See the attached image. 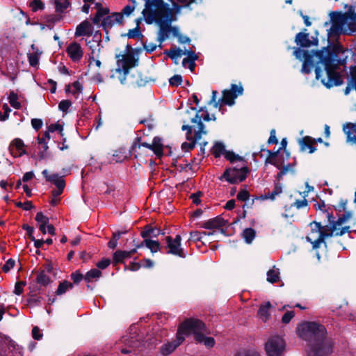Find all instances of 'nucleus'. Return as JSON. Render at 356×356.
Here are the masks:
<instances>
[{
  "label": "nucleus",
  "mask_w": 356,
  "mask_h": 356,
  "mask_svg": "<svg viewBox=\"0 0 356 356\" xmlns=\"http://www.w3.org/2000/svg\"><path fill=\"white\" fill-rule=\"evenodd\" d=\"M348 50L337 42L329 44L318 50H304L299 46L293 47V54L302 60V72L308 74L315 67V74L317 80L327 88L339 86L343 81L340 72L341 66L345 67L348 58Z\"/></svg>",
  "instance_id": "nucleus-1"
},
{
  "label": "nucleus",
  "mask_w": 356,
  "mask_h": 356,
  "mask_svg": "<svg viewBox=\"0 0 356 356\" xmlns=\"http://www.w3.org/2000/svg\"><path fill=\"white\" fill-rule=\"evenodd\" d=\"M299 337L308 342L309 356H330L333 342L327 337L325 326L316 322H304L297 328Z\"/></svg>",
  "instance_id": "nucleus-2"
},
{
  "label": "nucleus",
  "mask_w": 356,
  "mask_h": 356,
  "mask_svg": "<svg viewBox=\"0 0 356 356\" xmlns=\"http://www.w3.org/2000/svg\"><path fill=\"white\" fill-rule=\"evenodd\" d=\"M344 8H348V11L342 13L341 11H331L329 14L330 19L325 22L323 24L327 26L331 24V26L327 29V45L334 44L331 40H337L341 34L346 33L347 31L343 29V26L348 23V29L350 32L356 31V12L355 6L353 5H344ZM337 42L335 44H337Z\"/></svg>",
  "instance_id": "nucleus-3"
},
{
  "label": "nucleus",
  "mask_w": 356,
  "mask_h": 356,
  "mask_svg": "<svg viewBox=\"0 0 356 356\" xmlns=\"http://www.w3.org/2000/svg\"><path fill=\"white\" fill-rule=\"evenodd\" d=\"M172 11L165 15H145L144 19L147 24H152L153 22L156 23L159 26L157 40L161 44L169 37L170 33V26L172 21Z\"/></svg>",
  "instance_id": "nucleus-4"
},
{
  "label": "nucleus",
  "mask_w": 356,
  "mask_h": 356,
  "mask_svg": "<svg viewBox=\"0 0 356 356\" xmlns=\"http://www.w3.org/2000/svg\"><path fill=\"white\" fill-rule=\"evenodd\" d=\"M115 58L117 59L116 72L119 74L122 73V76L120 77V81L124 85L127 83L130 69L138 65V59L136 58L133 54H117Z\"/></svg>",
  "instance_id": "nucleus-5"
},
{
  "label": "nucleus",
  "mask_w": 356,
  "mask_h": 356,
  "mask_svg": "<svg viewBox=\"0 0 356 356\" xmlns=\"http://www.w3.org/2000/svg\"><path fill=\"white\" fill-rule=\"evenodd\" d=\"M178 334L181 336L188 335L191 333L202 334L201 332H207L205 323L200 319L189 318L182 322L177 330Z\"/></svg>",
  "instance_id": "nucleus-6"
},
{
  "label": "nucleus",
  "mask_w": 356,
  "mask_h": 356,
  "mask_svg": "<svg viewBox=\"0 0 356 356\" xmlns=\"http://www.w3.org/2000/svg\"><path fill=\"white\" fill-rule=\"evenodd\" d=\"M249 172L250 169L247 166L242 167L239 169L236 168H229L224 171L219 179L220 180L225 179L231 184H235L243 181Z\"/></svg>",
  "instance_id": "nucleus-7"
},
{
  "label": "nucleus",
  "mask_w": 356,
  "mask_h": 356,
  "mask_svg": "<svg viewBox=\"0 0 356 356\" xmlns=\"http://www.w3.org/2000/svg\"><path fill=\"white\" fill-rule=\"evenodd\" d=\"M172 11L169 5L163 1V0H146L145 8L142 14L143 17L153 13L154 15H167Z\"/></svg>",
  "instance_id": "nucleus-8"
},
{
  "label": "nucleus",
  "mask_w": 356,
  "mask_h": 356,
  "mask_svg": "<svg viewBox=\"0 0 356 356\" xmlns=\"http://www.w3.org/2000/svg\"><path fill=\"white\" fill-rule=\"evenodd\" d=\"M285 347V341L278 335L270 337L265 343V350L268 356H282Z\"/></svg>",
  "instance_id": "nucleus-9"
},
{
  "label": "nucleus",
  "mask_w": 356,
  "mask_h": 356,
  "mask_svg": "<svg viewBox=\"0 0 356 356\" xmlns=\"http://www.w3.org/2000/svg\"><path fill=\"white\" fill-rule=\"evenodd\" d=\"M244 89L243 86L232 83L230 89H225L222 91V97L219 101L224 105L232 106L235 103V99L243 93Z\"/></svg>",
  "instance_id": "nucleus-10"
},
{
  "label": "nucleus",
  "mask_w": 356,
  "mask_h": 356,
  "mask_svg": "<svg viewBox=\"0 0 356 356\" xmlns=\"http://www.w3.org/2000/svg\"><path fill=\"white\" fill-rule=\"evenodd\" d=\"M297 46L302 48H309L318 44V31H315V35L311 36L307 33V29H303L301 32L298 33L294 39Z\"/></svg>",
  "instance_id": "nucleus-11"
},
{
  "label": "nucleus",
  "mask_w": 356,
  "mask_h": 356,
  "mask_svg": "<svg viewBox=\"0 0 356 356\" xmlns=\"http://www.w3.org/2000/svg\"><path fill=\"white\" fill-rule=\"evenodd\" d=\"M165 241L166 245L163 247V249L167 250L165 253L178 256L181 258L186 257L184 249L181 247V237L180 235H176L174 239L172 236H168L165 237Z\"/></svg>",
  "instance_id": "nucleus-12"
},
{
  "label": "nucleus",
  "mask_w": 356,
  "mask_h": 356,
  "mask_svg": "<svg viewBox=\"0 0 356 356\" xmlns=\"http://www.w3.org/2000/svg\"><path fill=\"white\" fill-rule=\"evenodd\" d=\"M227 223V220H225L221 216H218L203 222H200L197 225L200 227L207 229H220V232L225 234L226 230L222 229V227Z\"/></svg>",
  "instance_id": "nucleus-13"
},
{
  "label": "nucleus",
  "mask_w": 356,
  "mask_h": 356,
  "mask_svg": "<svg viewBox=\"0 0 356 356\" xmlns=\"http://www.w3.org/2000/svg\"><path fill=\"white\" fill-rule=\"evenodd\" d=\"M36 277L33 283H31L30 289L33 288V291H38L41 289L42 287H47L50 284L53 280L52 279L44 273V271H38L36 273Z\"/></svg>",
  "instance_id": "nucleus-14"
},
{
  "label": "nucleus",
  "mask_w": 356,
  "mask_h": 356,
  "mask_svg": "<svg viewBox=\"0 0 356 356\" xmlns=\"http://www.w3.org/2000/svg\"><path fill=\"white\" fill-rule=\"evenodd\" d=\"M336 232H337V226L334 224L332 225L323 226L322 232H321V235H319V237L316 239L315 246L320 248L321 245L323 244L325 248H327V245L325 238L333 236H336Z\"/></svg>",
  "instance_id": "nucleus-15"
},
{
  "label": "nucleus",
  "mask_w": 356,
  "mask_h": 356,
  "mask_svg": "<svg viewBox=\"0 0 356 356\" xmlns=\"http://www.w3.org/2000/svg\"><path fill=\"white\" fill-rule=\"evenodd\" d=\"M137 252L136 247L129 251L126 250H116L113 254L112 264L117 270L119 269L118 266L119 264H124L127 259L131 258Z\"/></svg>",
  "instance_id": "nucleus-16"
},
{
  "label": "nucleus",
  "mask_w": 356,
  "mask_h": 356,
  "mask_svg": "<svg viewBox=\"0 0 356 356\" xmlns=\"http://www.w3.org/2000/svg\"><path fill=\"white\" fill-rule=\"evenodd\" d=\"M316 143H322L323 140L321 138H313L309 136H304L298 140L300 151L305 152L307 148L309 154H312L316 150L314 146Z\"/></svg>",
  "instance_id": "nucleus-17"
},
{
  "label": "nucleus",
  "mask_w": 356,
  "mask_h": 356,
  "mask_svg": "<svg viewBox=\"0 0 356 356\" xmlns=\"http://www.w3.org/2000/svg\"><path fill=\"white\" fill-rule=\"evenodd\" d=\"M309 227L311 228V232L306 236V239L312 245V248L314 250H317L319 247L315 246V242L319 237V235H321V232H322L323 225L320 222L313 221L309 223Z\"/></svg>",
  "instance_id": "nucleus-18"
},
{
  "label": "nucleus",
  "mask_w": 356,
  "mask_h": 356,
  "mask_svg": "<svg viewBox=\"0 0 356 356\" xmlns=\"http://www.w3.org/2000/svg\"><path fill=\"white\" fill-rule=\"evenodd\" d=\"M185 338L177 332V339L173 341L167 342L160 347V353L163 356L170 355L184 341Z\"/></svg>",
  "instance_id": "nucleus-19"
},
{
  "label": "nucleus",
  "mask_w": 356,
  "mask_h": 356,
  "mask_svg": "<svg viewBox=\"0 0 356 356\" xmlns=\"http://www.w3.org/2000/svg\"><path fill=\"white\" fill-rule=\"evenodd\" d=\"M66 52L71 60L74 63L79 62L83 55V51L80 44L76 42H72L67 46Z\"/></svg>",
  "instance_id": "nucleus-20"
},
{
  "label": "nucleus",
  "mask_w": 356,
  "mask_h": 356,
  "mask_svg": "<svg viewBox=\"0 0 356 356\" xmlns=\"http://www.w3.org/2000/svg\"><path fill=\"white\" fill-rule=\"evenodd\" d=\"M164 234L165 233L160 228L153 227L151 225H146L140 232V236L143 240H152L153 238Z\"/></svg>",
  "instance_id": "nucleus-21"
},
{
  "label": "nucleus",
  "mask_w": 356,
  "mask_h": 356,
  "mask_svg": "<svg viewBox=\"0 0 356 356\" xmlns=\"http://www.w3.org/2000/svg\"><path fill=\"white\" fill-rule=\"evenodd\" d=\"M24 143L20 138H15L9 145L10 153L15 157L21 156L26 154V152L24 149Z\"/></svg>",
  "instance_id": "nucleus-22"
},
{
  "label": "nucleus",
  "mask_w": 356,
  "mask_h": 356,
  "mask_svg": "<svg viewBox=\"0 0 356 356\" xmlns=\"http://www.w3.org/2000/svg\"><path fill=\"white\" fill-rule=\"evenodd\" d=\"M343 131L346 135V142L356 145V122H346L343 126Z\"/></svg>",
  "instance_id": "nucleus-23"
},
{
  "label": "nucleus",
  "mask_w": 356,
  "mask_h": 356,
  "mask_svg": "<svg viewBox=\"0 0 356 356\" xmlns=\"http://www.w3.org/2000/svg\"><path fill=\"white\" fill-rule=\"evenodd\" d=\"M93 27L91 24L87 20L83 21L76 28L75 37L92 35Z\"/></svg>",
  "instance_id": "nucleus-24"
},
{
  "label": "nucleus",
  "mask_w": 356,
  "mask_h": 356,
  "mask_svg": "<svg viewBox=\"0 0 356 356\" xmlns=\"http://www.w3.org/2000/svg\"><path fill=\"white\" fill-rule=\"evenodd\" d=\"M50 178L51 179H49V182L53 183L57 188V189H54V195H61L66 185L65 179L63 177H59L57 173L51 175Z\"/></svg>",
  "instance_id": "nucleus-25"
},
{
  "label": "nucleus",
  "mask_w": 356,
  "mask_h": 356,
  "mask_svg": "<svg viewBox=\"0 0 356 356\" xmlns=\"http://www.w3.org/2000/svg\"><path fill=\"white\" fill-rule=\"evenodd\" d=\"M145 245L152 253H156L159 251H161L163 249V246H161L158 240H143L140 244L136 245L137 249L143 248Z\"/></svg>",
  "instance_id": "nucleus-26"
},
{
  "label": "nucleus",
  "mask_w": 356,
  "mask_h": 356,
  "mask_svg": "<svg viewBox=\"0 0 356 356\" xmlns=\"http://www.w3.org/2000/svg\"><path fill=\"white\" fill-rule=\"evenodd\" d=\"M183 54L188 56L187 58H184L182 60L183 67H186L187 63H189L188 69L193 72L196 66L195 60L198 59L197 55L193 50H186L183 52Z\"/></svg>",
  "instance_id": "nucleus-27"
},
{
  "label": "nucleus",
  "mask_w": 356,
  "mask_h": 356,
  "mask_svg": "<svg viewBox=\"0 0 356 356\" xmlns=\"http://www.w3.org/2000/svg\"><path fill=\"white\" fill-rule=\"evenodd\" d=\"M151 146L152 151L155 154V155L159 158H161L163 155V145L162 143V139L159 136H155L153 138Z\"/></svg>",
  "instance_id": "nucleus-28"
},
{
  "label": "nucleus",
  "mask_w": 356,
  "mask_h": 356,
  "mask_svg": "<svg viewBox=\"0 0 356 356\" xmlns=\"http://www.w3.org/2000/svg\"><path fill=\"white\" fill-rule=\"evenodd\" d=\"M195 340L197 343H204V345L208 348H213L216 344L214 338L206 337L203 333L196 334V336H195Z\"/></svg>",
  "instance_id": "nucleus-29"
},
{
  "label": "nucleus",
  "mask_w": 356,
  "mask_h": 356,
  "mask_svg": "<svg viewBox=\"0 0 356 356\" xmlns=\"http://www.w3.org/2000/svg\"><path fill=\"white\" fill-rule=\"evenodd\" d=\"M282 192V186L280 182H275L274 185V188L271 193H265L260 196V199L262 200L270 199L271 200H274L275 197Z\"/></svg>",
  "instance_id": "nucleus-30"
},
{
  "label": "nucleus",
  "mask_w": 356,
  "mask_h": 356,
  "mask_svg": "<svg viewBox=\"0 0 356 356\" xmlns=\"http://www.w3.org/2000/svg\"><path fill=\"white\" fill-rule=\"evenodd\" d=\"M261 151H266L268 154V156L265 160L266 164H271L275 166L277 168H280V164L277 162L275 158L278 156L280 153V149H277L275 152H273L271 150L266 149L264 148H261Z\"/></svg>",
  "instance_id": "nucleus-31"
},
{
  "label": "nucleus",
  "mask_w": 356,
  "mask_h": 356,
  "mask_svg": "<svg viewBox=\"0 0 356 356\" xmlns=\"http://www.w3.org/2000/svg\"><path fill=\"white\" fill-rule=\"evenodd\" d=\"M131 155V151L129 150V152H126L124 148H119L117 149L115 153L113 154V160L116 163H122L124 160L127 159Z\"/></svg>",
  "instance_id": "nucleus-32"
},
{
  "label": "nucleus",
  "mask_w": 356,
  "mask_h": 356,
  "mask_svg": "<svg viewBox=\"0 0 356 356\" xmlns=\"http://www.w3.org/2000/svg\"><path fill=\"white\" fill-rule=\"evenodd\" d=\"M31 48L34 52L27 54L29 63L31 66L36 67L39 63V56L41 54V52L39 51L38 48L35 44H32Z\"/></svg>",
  "instance_id": "nucleus-33"
},
{
  "label": "nucleus",
  "mask_w": 356,
  "mask_h": 356,
  "mask_svg": "<svg viewBox=\"0 0 356 356\" xmlns=\"http://www.w3.org/2000/svg\"><path fill=\"white\" fill-rule=\"evenodd\" d=\"M226 152L225 146L221 142H216L211 149V153L215 158L220 157L222 154L225 155Z\"/></svg>",
  "instance_id": "nucleus-34"
},
{
  "label": "nucleus",
  "mask_w": 356,
  "mask_h": 356,
  "mask_svg": "<svg viewBox=\"0 0 356 356\" xmlns=\"http://www.w3.org/2000/svg\"><path fill=\"white\" fill-rule=\"evenodd\" d=\"M280 280V270L279 268L270 269L267 272V281L271 284L277 283Z\"/></svg>",
  "instance_id": "nucleus-35"
},
{
  "label": "nucleus",
  "mask_w": 356,
  "mask_h": 356,
  "mask_svg": "<svg viewBox=\"0 0 356 356\" xmlns=\"http://www.w3.org/2000/svg\"><path fill=\"white\" fill-rule=\"evenodd\" d=\"M271 307L270 302H267L265 305L260 306L258 310V315L264 321H266L269 317L268 310Z\"/></svg>",
  "instance_id": "nucleus-36"
},
{
  "label": "nucleus",
  "mask_w": 356,
  "mask_h": 356,
  "mask_svg": "<svg viewBox=\"0 0 356 356\" xmlns=\"http://www.w3.org/2000/svg\"><path fill=\"white\" fill-rule=\"evenodd\" d=\"M121 36H127L128 38H138L140 40L144 38V35L141 33L139 25L136 26L134 29H129L127 33L122 34Z\"/></svg>",
  "instance_id": "nucleus-37"
},
{
  "label": "nucleus",
  "mask_w": 356,
  "mask_h": 356,
  "mask_svg": "<svg viewBox=\"0 0 356 356\" xmlns=\"http://www.w3.org/2000/svg\"><path fill=\"white\" fill-rule=\"evenodd\" d=\"M30 289L31 291L29 293V298L26 300L28 305L31 306L40 305L42 298L41 296H37L35 294L33 293L34 292L33 291V288Z\"/></svg>",
  "instance_id": "nucleus-38"
},
{
  "label": "nucleus",
  "mask_w": 356,
  "mask_h": 356,
  "mask_svg": "<svg viewBox=\"0 0 356 356\" xmlns=\"http://www.w3.org/2000/svg\"><path fill=\"white\" fill-rule=\"evenodd\" d=\"M102 275V273L99 269L92 268L86 273L84 275V280L89 283L92 282L93 279L99 278Z\"/></svg>",
  "instance_id": "nucleus-39"
},
{
  "label": "nucleus",
  "mask_w": 356,
  "mask_h": 356,
  "mask_svg": "<svg viewBox=\"0 0 356 356\" xmlns=\"http://www.w3.org/2000/svg\"><path fill=\"white\" fill-rule=\"evenodd\" d=\"M242 235L245 243L250 244L256 236V232L252 228H245L243 230Z\"/></svg>",
  "instance_id": "nucleus-40"
},
{
  "label": "nucleus",
  "mask_w": 356,
  "mask_h": 356,
  "mask_svg": "<svg viewBox=\"0 0 356 356\" xmlns=\"http://www.w3.org/2000/svg\"><path fill=\"white\" fill-rule=\"evenodd\" d=\"M214 234V232H198V231H193L191 232L190 233V240L197 242L200 241L202 239V235H213Z\"/></svg>",
  "instance_id": "nucleus-41"
},
{
  "label": "nucleus",
  "mask_w": 356,
  "mask_h": 356,
  "mask_svg": "<svg viewBox=\"0 0 356 356\" xmlns=\"http://www.w3.org/2000/svg\"><path fill=\"white\" fill-rule=\"evenodd\" d=\"M18 95L14 91H10L8 95V102L12 107L15 109H19L21 108V104L17 101Z\"/></svg>",
  "instance_id": "nucleus-42"
},
{
  "label": "nucleus",
  "mask_w": 356,
  "mask_h": 356,
  "mask_svg": "<svg viewBox=\"0 0 356 356\" xmlns=\"http://www.w3.org/2000/svg\"><path fill=\"white\" fill-rule=\"evenodd\" d=\"M114 25V20L112 15H107L104 17L101 23V26H102L104 31L108 33V29H111Z\"/></svg>",
  "instance_id": "nucleus-43"
},
{
  "label": "nucleus",
  "mask_w": 356,
  "mask_h": 356,
  "mask_svg": "<svg viewBox=\"0 0 356 356\" xmlns=\"http://www.w3.org/2000/svg\"><path fill=\"white\" fill-rule=\"evenodd\" d=\"M352 216L353 213L351 211H345L344 213L339 216L334 224L337 227L341 226L344 222H346L348 219H350L352 217Z\"/></svg>",
  "instance_id": "nucleus-44"
},
{
  "label": "nucleus",
  "mask_w": 356,
  "mask_h": 356,
  "mask_svg": "<svg viewBox=\"0 0 356 356\" xmlns=\"http://www.w3.org/2000/svg\"><path fill=\"white\" fill-rule=\"evenodd\" d=\"M307 204H308L307 200L305 198H304L303 200H296L293 204H291L289 206L286 205L284 207V209H285V211L287 212L293 207H296L298 209H299L300 208L307 206Z\"/></svg>",
  "instance_id": "nucleus-45"
},
{
  "label": "nucleus",
  "mask_w": 356,
  "mask_h": 356,
  "mask_svg": "<svg viewBox=\"0 0 356 356\" xmlns=\"http://www.w3.org/2000/svg\"><path fill=\"white\" fill-rule=\"evenodd\" d=\"M225 158L229 161L231 163L235 161H243V158L238 154H236L233 151H227L225 152Z\"/></svg>",
  "instance_id": "nucleus-46"
},
{
  "label": "nucleus",
  "mask_w": 356,
  "mask_h": 356,
  "mask_svg": "<svg viewBox=\"0 0 356 356\" xmlns=\"http://www.w3.org/2000/svg\"><path fill=\"white\" fill-rule=\"evenodd\" d=\"M165 54L172 60L181 57L183 54V51L180 48L170 49L166 51Z\"/></svg>",
  "instance_id": "nucleus-47"
},
{
  "label": "nucleus",
  "mask_w": 356,
  "mask_h": 356,
  "mask_svg": "<svg viewBox=\"0 0 356 356\" xmlns=\"http://www.w3.org/2000/svg\"><path fill=\"white\" fill-rule=\"evenodd\" d=\"M70 278L73 283L77 285L84 279V276L79 270H76L71 273Z\"/></svg>",
  "instance_id": "nucleus-48"
},
{
  "label": "nucleus",
  "mask_w": 356,
  "mask_h": 356,
  "mask_svg": "<svg viewBox=\"0 0 356 356\" xmlns=\"http://www.w3.org/2000/svg\"><path fill=\"white\" fill-rule=\"evenodd\" d=\"M183 82V79L180 74H175L169 79V84L171 86H179Z\"/></svg>",
  "instance_id": "nucleus-49"
},
{
  "label": "nucleus",
  "mask_w": 356,
  "mask_h": 356,
  "mask_svg": "<svg viewBox=\"0 0 356 356\" xmlns=\"http://www.w3.org/2000/svg\"><path fill=\"white\" fill-rule=\"evenodd\" d=\"M30 6L33 12L44 8V3L41 0H33L30 3Z\"/></svg>",
  "instance_id": "nucleus-50"
},
{
  "label": "nucleus",
  "mask_w": 356,
  "mask_h": 356,
  "mask_svg": "<svg viewBox=\"0 0 356 356\" xmlns=\"http://www.w3.org/2000/svg\"><path fill=\"white\" fill-rule=\"evenodd\" d=\"M38 143L43 145L42 148L43 151H41L38 154L39 159L42 160L45 158V152L48 149L49 147L47 143L44 141V138H40L39 136L38 137Z\"/></svg>",
  "instance_id": "nucleus-51"
},
{
  "label": "nucleus",
  "mask_w": 356,
  "mask_h": 356,
  "mask_svg": "<svg viewBox=\"0 0 356 356\" xmlns=\"http://www.w3.org/2000/svg\"><path fill=\"white\" fill-rule=\"evenodd\" d=\"M61 1L62 0H54L56 12L59 13H63L69 7L65 2L62 3Z\"/></svg>",
  "instance_id": "nucleus-52"
},
{
  "label": "nucleus",
  "mask_w": 356,
  "mask_h": 356,
  "mask_svg": "<svg viewBox=\"0 0 356 356\" xmlns=\"http://www.w3.org/2000/svg\"><path fill=\"white\" fill-rule=\"evenodd\" d=\"M139 123L144 124L149 129V131H152L155 127L154 119L152 118V116H150L148 119H143L140 120Z\"/></svg>",
  "instance_id": "nucleus-53"
},
{
  "label": "nucleus",
  "mask_w": 356,
  "mask_h": 356,
  "mask_svg": "<svg viewBox=\"0 0 356 356\" xmlns=\"http://www.w3.org/2000/svg\"><path fill=\"white\" fill-rule=\"evenodd\" d=\"M62 17L60 15L56 14L48 15L45 17L46 22L52 25L60 21Z\"/></svg>",
  "instance_id": "nucleus-54"
},
{
  "label": "nucleus",
  "mask_w": 356,
  "mask_h": 356,
  "mask_svg": "<svg viewBox=\"0 0 356 356\" xmlns=\"http://www.w3.org/2000/svg\"><path fill=\"white\" fill-rule=\"evenodd\" d=\"M67 291V286L65 280L60 282L56 291H55L56 296H62L65 294Z\"/></svg>",
  "instance_id": "nucleus-55"
},
{
  "label": "nucleus",
  "mask_w": 356,
  "mask_h": 356,
  "mask_svg": "<svg viewBox=\"0 0 356 356\" xmlns=\"http://www.w3.org/2000/svg\"><path fill=\"white\" fill-rule=\"evenodd\" d=\"M72 105V102L69 99H65L60 102L58 104V108L63 112H67V110Z\"/></svg>",
  "instance_id": "nucleus-56"
},
{
  "label": "nucleus",
  "mask_w": 356,
  "mask_h": 356,
  "mask_svg": "<svg viewBox=\"0 0 356 356\" xmlns=\"http://www.w3.org/2000/svg\"><path fill=\"white\" fill-rule=\"evenodd\" d=\"M87 44L89 46V48L92 50V55L95 54V51L97 50V56H98L101 49V44H98L97 42L95 43L93 40H91L87 42Z\"/></svg>",
  "instance_id": "nucleus-57"
},
{
  "label": "nucleus",
  "mask_w": 356,
  "mask_h": 356,
  "mask_svg": "<svg viewBox=\"0 0 356 356\" xmlns=\"http://www.w3.org/2000/svg\"><path fill=\"white\" fill-rule=\"evenodd\" d=\"M236 198L238 200L242 201V202H243L245 200H248V199L250 198V193L246 189L241 190L238 193V194L236 195Z\"/></svg>",
  "instance_id": "nucleus-58"
},
{
  "label": "nucleus",
  "mask_w": 356,
  "mask_h": 356,
  "mask_svg": "<svg viewBox=\"0 0 356 356\" xmlns=\"http://www.w3.org/2000/svg\"><path fill=\"white\" fill-rule=\"evenodd\" d=\"M15 265V261L13 259H9L2 267L4 273H8Z\"/></svg>",
  "instance_id": "nucleus-59"
},
{
  "label": "nucleus",
  "mask_w": 356,
  "mask_h": 356,
  "mask_svg": "<svg viewBox=\"0 0 356 356\" xmlns=\"http://www.w3.org/2000/svg\"><path fill=\"white\" fill-rule=\"evenodd\" d=\"M202 194L203 193L202 191H198L196 193L191 194L189 198L192 200L193 204L198 205L201 202L200 197L202 195Z\"/></svg>",
  "instance_id": "nucleus-60"
},
{
  "label": "nucleus",
  "mask_w": 356,
  "mask_h": 356,
  "mask_svg": "<svg viewBox=\"0 0 356 356\" xmlns=\"http://www.w3.org/2000/svg\"><path fill=\"white\" fill-rule=\"evenodd\" d=\"M111 15H112L113 20H114V24L117 23V24H121V25L124 24V15H122V13L121 12L120 13L114 12Z\"/></svg>",
  "instance_id": "nucleus-61"
},
{
  "label": "nucleus",
  "mask_w": 356,
  "mask_h": 356,
  "mask_svg": "<svg viewBox=\"0 0 356 356\" xmlns=\"http://www.w3.org/2000/svg\"><path fill=\"white\" fill-rule=\"evenodd\" d=\"M196 145V143L192 140V141L187 143L184 142L181 144V149L184 152H190L193 149Z\"/></svg>",
  "instance_id": "nucleus-62"
},
{
  "label": "nucleus",
  "mask_w": 356,
  "mask_h": 356,
  "mask_svg": "<svg viewBox=\"0 0 356 356\" xmlns=\"http://www.w3.org/2000/svg\"><path fill=\"white\" fill-rule=\"evenodd\" d=\"M35 220L38 222H41V224H48L49 221V218L41 211L37 213Z\"/></svg>",
  "instance_id": "nucleus-63"
},
{
  "label": "nucleus",
  "mask_w": 356,
  "mask_h": 356,
  "mask_svg": "<svg viewBox=\"0 0 356 356\" xmlns=\"http://www.w3.org/2000/svg\"><path fill=\"white\" fill-rule=\"evenodd\" d=\"M111 263V260L108 258L102 259L101 261L96 264L98 268L104 270Z\"/></svg>",
  "instance_id": "nucleus-64"
}]
</instances>
